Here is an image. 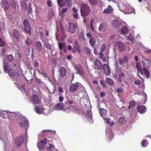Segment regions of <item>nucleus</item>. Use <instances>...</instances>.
<instances>
[{"mask_svg":"<svg viewBox=\"0 0 151 151\" xmlns=\"http://www.w3.org/2000/svg\"><path fill=\"white\" fill-rule=\"evenodd\" d=\"M136 67L137 69L138 72H139L141 74L143 75L142 69H141V66L139 63H137Z\"/></svg>","mask_w":151,"mask_h":151,"instance_id":"40","label":"nucleus"},{"mask_svg":"<svg viewBox=\"0 0 151 151\" xmlns=\"http://www.w3.org/2000/svg\"><path fill=\"white\" fill-rule=\"evenodd\" d=\"M148 144V141L146 140H143L142 143V146L143 147H146Z\"/></svg>","mask_w":151,"mask_h":151,"instance_id":"46","label":"nucleus"},{"mask_svg":"<svg viewBox=\"0 0 151 151\" xmlns=\"http://www.w3.org/2000/svg\"><path fill=\"white\" fill-rule=\"evenodd\" d=\"M118 122L120 124H124L125 123L126 121L124 117L121 116L118 119Z\"/></svg>","mask_w":151,"mask_h":151,"instance_id":"42","label":"nucleus"},{"mask_svg":"<svg viewBox=\"0 0 151 151\" xmlns=\"http://www.w3.org/2000/svg\"><path fill=\"white\" fill-rule=\"evenodd\" d=\"M5 44V42L1 39H0V47L3 46Z\"/></svg>","mask_w":151,"mask_h":151,"instance_id":"57","label":"nucleus"},{"mask_svg":"<svg viewBox=\"0 0 151 151\" xmlns=\"http://www.w3.org/2000/svg\"><path fill=\"white\" fill-rule=\"evenodd\" d=\"M67 109H68L67 112L70 113L71 111H72L74 112H76L77 111V109L74 106L70 105L69 107H67Z\"/></svg>","mask_w":151,"mask_h":151,"instance_id":"28","label":"nucleus"},{"mask_svg":"<svg viewBox=\"0 0 151 151\" xmlns=\"http://www.w3.org/2000/svg\"><path fill=\"white\" fill-rule=\"evenodd\" d=\"M134 83L137 85H139L140 83V81L139 80L137 79L134 81Z\"/></svg>","mask_w":151,"mask_h":151,"instance_id":"64","label":"nucleus"},{"mask_svg":"<svg viewBox=\"0 0 151 151\" xmlns=\"http://www.w3.org/2000/svg\"><path fill=\"white\" fill-rule=\"evenodd\" d=\"M45 109H43L42 106H37L35 107V111L38 114H44L43 112Z\"/></svg>","mask_w":151,"mask_h":151,"instance_id":"13","label":"nucleus"},{"mask_svg":"<svg viewBox=\"0 0 151 151\" xmlns=\"http://www.w3.org/2000/svg\"><path fill=\"white\" fill-rule=\"evenodd\" d=\"M112 25L114 27H118L121 24V22L117 19H115L112 22Z\"/></svg>","mask_w":151,"mask_h":151,"instance_id":"23","label":"nucleus"},{"mask_svg":"<svg viewBox=\"0 0 151 151\" xmlns=\"http://www.w3.org/2000/svg\"><path fill=\"white\" fill-rule=\"evenodd\" d=\"M75 68L77 70V74H79L81 76L83 75L84 71L81 66L80 65H78L75 66Z\"/></svg>","mask_w":151,"mask_h":151,"instance_id":"11","label":"nucleus"},{"mask_svg":"<svg viewBox=\"0 0 151 151\" xmlns=\"http://www.w3.org/2000/svg\"><path fill=\"white\" fill-rule=\"evenodd\" d=\"M106 49V45L104 44L102 45L101 47V50L102 51H103L105 50Z\"/></svg>","mask_w":151,"mask_h":151,"instance_id":"55","label":"nucleus"},{"mask_svg":"<svg viewBox=\"0 0 151 151\" xmlns=\"http://www.w3.org/2000/svg\"><path fill=\"white\" fill-rule=\"evenodd\" d=\"M107 26L106 24L101 23L99 27V30L100 32H104L106 30Z\"/></svg>","mask_w":151,"mask_h":151,"instance_id":"21","label":"nucleus"},{"mask_svg":"<svg viewBox=\"0 0 151 151\" xmlns=\"http://www.w3.org/2000/svg\"><path fill=\"white\" fill-rule=\"evenodd\" d=\"M77 29V25L76 23L72 22H69L68 23V31L69 32L74 34L75 33Z\"/></svg>","mask_w":151,"mask_h":151,"instance_id":"5","label":"nucleus"},{"mask_svg":"<svg viewBox=\"0 0 151 151\" xmlns=\"http://www.w3.org/2000/svg\"><path fill=\"white\" fill-rule=\"evenodd\" d=\"M115 45L116 46L118 47L119 52H122L125 50V46L124 44L121 42H116Z\"/></svg>","mask_w":151,"mask_h":151,"instance_id":"12","label":"nucleus"},{"mask_svg":"<svg viewBox=\"0 0 151 151\" xmlns=\"http://www.w3.org/2000/svg\"><path fill=\"white\" fill-rule=\"evenodd\" d=\"M17 86L18 88L21 90L22 91L24 90L25 88V85H18Z\"/></svg>","mask_w":151,"mask_h":151,"instance_id":"49","label":"nucleus"},{"mask_svg":"<svg viewBox=\"0 0 151 151\" xmlns=\"http://www.w3.org/2000/svg\"><path fill=\"white\" fill-rule=\"evenodd\" d=\"M135 104V103L133 101H131L129 103V109L131 106H133Z\"/></svg>","mask_w":151,"mask_h":151,"instance_id":"60","label":"nucleus"},{"mask_svg":"<svg viewBox=\"0 0 151 151\" xmlns=\"http://www.w3.org/2000/svg\"><path fill=\"white\" fill-rule=\"evenodd\" d=\"M94 65L96 69L101 70L102 68V63L99 59H96L94 62Z\"/></svg>","mask_w":151,"mask_h":151,"instance_id":"18","label":"nucleus"},{"mask_svg":"<svg viewBox=\"0 0 151 151\" xmlns=\"http://www.w3.org/2000/svg\"><path fill=\"white\" fill-rule=\"evenodd\" d=\"M6 18L7 19H9L12 22L13 21L14 17L12 14L10 13H6Z\"/></svg>","mask_w":151,"mask_h":151,"instance_id":"35","label":"nucleus"},{"mask_svg":"<svg viewBox=\"0 0 151 151\" xmlns=\"http://www.w3.org/2000/svg\"><path fill=\"white\" fill-rule=\"evenodd\" d=\"M96 43V39L94 37H91L89 40V43L91 46H93Z\"/></svg>","mask_w":151,"mask_h":151,"instance_id":"36","label":"nucleus"},{"mask_svg":"<svg viewBox=\"0 0 151 151\" xmlns=\"http://www.w3.org/2000/svg\"><path fill=\"white\" fill-rule=\"evenodd\" d=\"M7 58L8 60L10 61H11L13 60L14 57L12 55H9L7 56Z\"/></svg>","mask_w":151,"mask_h":151,"instance_id":"47","label":"nucleus"},{"mask_svg":"<svg viewBox=\"0 0 151 151\" xmlns=\"http://www.w3.org/2000/svg\"><path fill=\"white\" fill-rule=\"evenodd\" d=\"M78 83H75L74 84L70 86L69 87L70 90L72 92L76 91L79 87Z\"/></svg>","mask_w":151,"mask_h":151,"instance_id":"20","label":"nucleus"},{"mask_svg":"<svg viewBox=\"0 0 151 151\" xmlns=\"http://www.w3.org/2000/svg\"><path fill=\"white\" fill-rule=\"evenodd\" d=\"M12 35L17 40L19 39V34L17 30L14 29L13 30Z\"/></svg>","mask_w":151,"mask_h":151,"instance_id":"24","label":"nucleus"},{"mask_svg":"<svg viewBox=\"0 0 151 151\" xmlns=\"http://www.w3.org/2000/svg\"><path fill=\"white\" fill-rule=\"evenodd\" d=\"M67 0H58V3L59 6L63 7L66 4Z\"/></svg>","mask_w":151,"mask_h":151,"instance_id":"31","label":"nucleus"},{"mask_svg":"<svg viewBox=\"0 0 151 151\" xmlns=\"http://www.w3.org/2000/svg\"><path fill=\"white\" fill-rule=\"evenodd\" d=\"M58 47L60 50L61 51L62 50H63L65 52L66 50V45L63 43H60L58 42Z\"/></svg>","mask_w":151,"mask_h":151,"instance_id":"19","label":"nucleus"},{"mask_svg":"<svg viewBox=\"0 0 151 151\" xmlns=\"http://www.w3.org/2000/svg\"><path fill=\"white\" fill-rule=\"evenodd\" d=\"M0 4L1 7L5 11L7 10L9 7V4L7 0H1Z\"/></svg>","mask_w":151,"mask_h":151,"instance_id":"10","label":"nucleus"},{"mask_svg":"<svg viewBox=\"0 0 151 151\" xmlns=\"http://www.w3.org/2000/svg\"><path fill=\"white\" fill-rule=\"evenodd\" d=\"M119 77L121 78L124 77V74L123 73V72L121 71H120L119 72Z\"/></svg>","mask_w":151,"mask_h":151,"instance_id":"61","label":"nucleus"},{"mask_svg":"<svg viewBox=\"0 0 151 151\" xmlns=\"http://www.w3.org/2000/svg\"><path fill=\"white\" fill-rule=\"evenodd\" d=\"M100 83L104 87H105L106 86V83L103 81H101Z\"/></svg>","mask_w":151,"mask_h":151,"instance_id":"56","label":"nucleus"},{"mask_svg":"<svg viewBox=\"0 0 151 151\" xmlns=\"http://www.w3.org/2000/svg\"><path fill=\"white\" fill-rule=\"evenodd\" d=\"M142 70L143 74L144 73L147 79H148L150 77V74L148 70L144 68H143Z\"/></svg>","mask_w":151,"mask_h":151,"instance_id":"30","label":"nucleus"},{"mask_svg":"<svg viewBox=\"0 0 151 151\" xmlns=\"http://www.w3.org/2000/svg\"><path fill=\"white\" fill-rule=\"evenodd\" d=\"M72 10L73 12V17L76 19H78V10L75 7H73L72 8Z\"/></svg>","mask_w":151,"mask_h":151,"instance_id":"27","label":"nucleus"},{"mask_svg":"<svg viewBox=\"0 0 151 151\" xmlns=\"http://www.w3.org/2000/svg\"><path fill=\"white\" fill-rule=\"evenodd\" d=\"M21 6L22 9L23 10H25L27 9V4L24 2H21Z\"/></svg>","mask_w":151,"mask_h":151,"instance_id":"41","label":"nucleus"},{"mask_svg":"<svg viewBox=\"0 0 151 151\" xmlns=\"http://www.w3.org/2000/svg\"><path fill=\"white\" fill-rule=\"evenodd\" d=\"M91 12L90 7L86 4H82L81 6V13L82 16L88 15Z\"/></svg>","mask_w":151,"mask_h":151,"instance_id":"1","label":"nucleus"},{"mask_svg":"<svg viewBox=\"0 0 151 151\" xmlns=\"http://www.w3.org/2000/svg\"><path fill=\"white\" fill-rule=\"evenodd\" d=\"M24 139H25L26 142H28L27 138L26 135H22L16 138L14 140V143L17 147L20 146L23 143Z\"/></svg>","mask_w":151,"mask_h":151,"instance_id":"3","label":"nucleus"},{"mask_svg":"<svg viewBox=\"0 0 151 151\" xmlns=\"http://www.w3.org/2000/svg\"><path fill=\"white\" fill-rule=\"evenodd\" d=\"M142 95L144 98V100H145V101L144 103H145L147 101V96L146 94L145 93H143Z\"/></svg>","mask_w":151,"mask_h":151,"instance_id":"63","label":"nucleus"},{"mask_svg":"<svg viewBox=\"0 0 151 151\" xmlns=\"http://www.w3.org/2000/svg\"><path fill=\"white\" fill-rule=\"evenodd\" d=\"M68 10V8H63V10L61 11H60L59 14L60 17H63L65 14V12H66Z\"/></svg>","mask_w":151,"mask_h":151,"instance_id":"38","label":"nucleus"},{"mask_svg":"<svg viewBox=\"0 0 151 151\" xmlns=\"http://www.w3.org/2000/svg\"><path fill=\"white\" fill-rule=\"evenodd\" d=\"M11 5L12 7L14 8H15L16 6V4L14 1H13L11 3Z\"/></svg>","mask_w":151,"mask_h":151,"instance_id":"54","label":"nucleus"},{"mask_svg":"<svg viewBox=\"0 0 151 151\" xmlns=\"http://www.w3.org/2000/svg\"><path fill=\"white\" fill-rule=\"evenodd\" d=\"M124 91V90L122 88H118L117 90V92L118 93H121L122 92Z\"/></svg>","mask_w":151,"mask_h":151,"instance_id":"62","label":"nucleus"},{"mask_svg":"<svg viewBox=\"0 0 151 151\" xmlns=\"http://www.w3.org/2000/svg\"><path fill=\"white\" fill-rule=\"evenodd\" d=\"M124 8L123 10L121 9L120 10L122 11H123L125 14H130L134 12H135L134 9L129 6H128L126 7L124 6Z\"/></svg>","mask_w":151,"mask_h":151,"instance_id":"7","label":"nucleus"},{"mask_svg":"<svg viewBox=\"0 0 151 151\" xmlns=\"http://www.w3.org/2000/svg\"><path fill=\"white\" fill-rule=\"evenodd\" d=\"M80 40L82 42L85 41V39L84 37V34L83 33H81L79 36Z\"/></svg>","mask_w":151,"mask_h":151,"instance_id":"39","label":"nucleus"},{"mask_svg":"<svg viewBox=\"0 0 151 151\" xmlns=\"http://www.w3.org/2000/svg\"><path fill=\"white\" fill-rule=\"evenodd\" d=\"M129 31V29L126 26H123L121 28L120 33L122 35H125L127 34Z\"/></svg>","mask_w":151,"mask_h":151,"instance_id":"25","label":"nucleus"},{"mask_svg":"<svg viewBox=\"0 0 151 151\" xmlns=\"http://www.w3.org/2000/svg\"><path fill=\"white\" fill-rule=\"evenodd\" d=\"M37 145L38 149L40 150H42L45 146V145L40 142L37 143Z\"/></svg>","mask_w":151,"mask_h":151,"instance_id":"44","label":"nucleus"},{"mask_svg":"<svg viewBox=\"0 0 151 151\" xmlns=\"http://www.w3.org/2000/svg\"><path fill=\"white\" fill-rule=\"evenodd\" d=\"M99 114L101 116L104 117L103 116L106 115L107 113L106 110L102 108H101L100 110H99Z\"/></svg>","mask_w":151,"mask_h":151,"instance_id":"29","label":"nucleus"},{"mask_svg":"<svg viewBox=\"0 0 151 151\" xmlns=\"http://www.w3.org/2000/svg\"><path fill=\"white\" fill-rule=\"evenodd\" d=\"M8 114H9L8 116L9 117H10V116H12L13 118H14V117L15 118L17 117L16 116H17V115L15 113L11 112H10L9 111Z\"/></svg>","mask_w":151,"mask_h":151,"instance_id":"45","label":"nucleus"},{"mask_svg":"<svg viewBox=\"0 0 151 151\" xmlns=\"http://www.w3.org/2000/svg\"><path fill=\"white\" fill-rule=\"evenodd\" d=\"M45 45L46 47L49 49H51V46L48 43H45Z\"/></svg>","mask_w":151,"mask_h":151,"instance_id":"59","label":"nucleus"},{"mask_svg":"<svg viewBox=\"0 0 151 151\" xmlns=\"http://www.w3.org/2000/svg\"><path fill=\"white\" fill-rule=\"evenodd\" d=\"M138 111L141 114H144L147 110V108L144 106H139L137 107Z\"/></svg>","mask_w":151,"mask_h":151,"instance_id":"16","label":"nucleus"},{"mask_svg":"<svg viewBox=\"0 0 151 151\" xmlns=\"http://www.w3.org/2000/svg\"><path fill=\"white\" fill-rule=\"evenodd\" d=\"M60 75L62 77H63L65 76V74L66 73V70H65V68L63 67H62L60 70Z\"/></svg>","mask_w":151,"mask_h":151,"instance_id":"32","label":"nucleus"},{"mask_svg":"<svg viewBox=\"0 0 151 151\" xmlns=\"http://www.w3.org/2000/svg\"><path fill=\"white\" fill-rule=\"evenodd\" d=\"M106 136L110 141L112 140L114 137V134L112 133L111 129L107 127L106 131Z\"/></svg>","mask_w":151,"mask_h":151,"instance_id":"9","label":"nucleus"},{"mask_svg":"<svg viewBox=\"0 0 151 151\" xmlns=\"http://www.w3.org/2000/svg\"><path fill=\"white\" fill-rule=\"evenodd\" d=\"M4 72L7 73L10 76H13L14 75L15 73L14 70L11 68L10 64L6 63L4 66Z\"/></svg>","mask_w":151,"mask_h":151,"instance_id":"2","label":"nucleus"},{"mask_svg":"<svg viewBox=\"0 0 151 151\" xmlns=\"http://www.w3.org/2000/svg\"><path fill=\"white\" fill-rule=\"evenodd\" d=\"M106 81L107 83L109 85H113L114 84L113 81L111 78H107L106 79Z\"/></svg>","mask_w":151,"mask_h":151,"instance_id":"37","label":"nucleus"},{"mask_svg":"<svg viewBox=\"0 0 151 151\" xmlns=\"http://www.w3.org/2000/svg\"><path fill=\"white\" fill-rule=\"evenodd\" d=\"M54 146L52 144H50L49 145V146L47 148V149L48 150H52V149L54 148Z\"/></svg>","mask_w":151,"mask_h":151,"instance_id":"53","label":"nucleus"},{"mask_svg":"<svg viewBox=\"0 0 151 151\" xmlns=\"http://www.w3.org/2000/svg\"><path fill=\"white\" fill-rule=\"evenodd\" d=\"M144 48L145 49V50L144 51L147 54H149L150 53H151V50H150V49H147L144 47Z\"/></svg>","mask_w":151,"mask_h":151,"instance_id":"51","label":"nucleus"},{"mask_svg":"<svg viewBox=\"0 0 151 151\" xmlns=\"http://www.w3.org/2000/svg\"><path fill=\"white\" fill-rule=\"evenodd\" d=\"M102 68L106 74L109 75L110 74L109 67L107 64H104L102 66Z\"/></svg>","mask_w":151,"mask_h":151,"instance_id":"15","label":"nucleus"},{"mask_svg":"<svg viewBox=\"0 0 151 151\" xmlns=\"http://www.w3.org/2000/svg\"><path fill=\"white\" fill-rule=\"evenodd\" d=\"M23 24L24 25V31L29 35H31L30 27L29 23L27 19H25L23 22Z\"/></svg>","mask_w":151,"mask_h":151,"instance_id":"6","label":"nucleus"},{"mask_svg":"<svg viewBox=\"0 0 151 151\" xmlns=\"http://www.w3.org/2000/svg\"><path fill=\"white\" fill-rule=\"evenodd\" d=\"M87 113L88 116H86V119L89 122L93 123V120L92 119V113L91 111L88 110L87 111Z\"/></svg>","mask_w":151,"mask_h":151,"instance_id":"17","label":"nucleus"},{"mask_svg":"<svg viewBox=\"0 0 151 151\" xmlns=\"http://www.w3.org/2000/svg\"><path fill=\"white\" fill-rule=\"evenodd\" d=\"M36 47L39 51H40L42 48V45L41 43L38 41L36 43Z\"/></svg>","mask_w":151,"mask_h":151,"instance_id":"34","label":"nucleus"},{"mask_svg":"<svg viewBox=\"0 0 151 151\" xmlns=\"http://www.w3.org/2000/svg\"><path fill=\"white\" fill-rule=\"evenodd\" d=\"M9 111H2L0 113V115L1 117L3 118L4 119H6V117L8 116L9 114L8 113Z\"/></svg>","mask_w":151,"mask_h":151,"instance_id":"26","label":"nucleus"},{"mask_svg":"<svg viewBox=\"0 0 151 151\" xmlns=\"http://www.w3.org/2000/svg\"><path fill=\"white\" fill-rule=\"evenodd\" d=\"M32 42V40L29 37H27L26 41L25 43L27 45H29Z\"/></svg>","mask_w":151,"mask_h":151,"instance_id":"43","label":"nucleus"},{"mask_svg":"<svg viewBox=\"0 0 151 151\" xmlns=\"http://www.w3.org/2000/svg\"><path fill=\"white\" fill-rule=\"evenodd\" d=\"M31 101L34 105L37 104H40L41 101L39 97L36 95H33L31 97Z\"/></svg>","mask_w":151,"mask_h":151,"instance_id":"8","label":"nucleus"},{"mask_svg":"<svg viewBox=\"0 0 151 151\" xmlns=\"http://www.w3.org/2000/svg\"><path fill=\"white\" fill-rule=\"evenodd\" d=\"M128 40L132 43H134V40L133 38V36L131 35H129L128 36Z\"/></svg>","mask_w":151,"mask_h":151,"instance_id":"48","label":"nucleus"},{"mask_svg":"<svg viewBox=\"0 0 151 151\" xmlns=\"http://www.w3.org/2000/svg\"><path fill=\"white\" fill-rule=\"evenodd\" d=\"M113 11V9H112V7L111 6L109 5L107 9L104 10L103 12L105 14L110 13L112 12Z\"/></svg>","mask_w":151,"mask_h":151,"instance_id":"33","label":"nucleus"},{"mask_svg":"<svg viewBox=\"0 0 151 151\" xmlns=\"http://www.w3.org/2000/svg\"><path fill=\"white\" fill-rule=\"evenodd\" d=\"M73 3V1L71 0H69L67 3V6L68 7H70L72 6V4Z\"/></svg>","mask_w":151,"mask_h":151,"instance_id":"52","label":"nucleus"},{"mask_svg":"<svg viewBox=\"0 0 151 151\" xmlns=\"http://www.w3.org/2000/svg\"><path fill=\"white\" fill-rule=\"evenodd\" d=\"M47 139L45 138L43 140H40L39 142L42 143V144L45 145V144L47 143Z\"/></svg>","mask_w":151,"mask_h":151,"instance_id":"50","label":"nucleus"},{"mask_svg":"<svg viewBox=\"0 0 151 151\" xmlns=\"http://www.w3.org/2000/svg\"><path fill=\"white\" fill-rule=\"evenodd\" d=\"M84 52L88 54H90V50L87 47H85L84 50Z\"/></svg>","mask_w":151,"mask_h":151,"instance_id":"58","label":"nucleus"},{"mask_svg":"<svg viewBox=\"0 0 151 151\" xmlns=\"http://www.w3.org/2000/svg\"><path fill=\"white\" fill-rule=\"evenodd\" d=\"M142 64L145 67H147L151 65V61L150 60L144 59L142 61Z\"/></svg>","mask_w":151,"mask_h":151,"instance_id":"22","label":"nucleus"},{"mask_svg":"<svg viewBox=\"0 0 151 151\" xmlns=\"http://www.w3.org/2000/svg\"><path fill=\"white\" fill-rule=\"evenodd\" d=\"M64 106V104H63L62 103H59L55 105L54 109L60 110H63L65 111L66 109H63Z\"/></svg>","mask_w":151,"mask_h":151,"instance_id":"14","label":"nucleus"},{"mask_svg":"<svg viewBox=\"0 0 151 151\" xmlns=\"http://www.w3.org/2000/svg\"><path fill=\"white\" fill-rule=\"evenodd\" d=\"M19 124L21 128H25L27 132V129L29 127V124L26 118L24 117H22L20 119Z\"/></svg>","mask_w":151,"mask_h":151,"instance_id":"4","label":"nucleus"}]
</instances>
